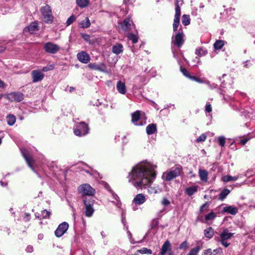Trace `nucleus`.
I'll list each match as a JSON object with an SVG mask.
<instances>
[{
    "instance_id": "6",
    "label": "nucleus",
    "mask_w": 255,
    "mask_h": 255,
    "mask_svg": "<svg viewBox=\"0 0 255 255\" xmlns=\"http://www.w3.org/2000/svg\"><path fill=\"white\" fill-rule=\"evenodd\" d=\"M20 151L22 155V156L25 159L28 166L32 170L35 172L34 167L33 166L34 160L33 158L32 157L29 152L28 151L27 149L25 148H21Z\"/></svg>"
},
{
    "instance_id": "62",
    "label": "nucleus",
    "mask_w": 255,
    "mask_h": 255,
    "mask_svg": "<svg viewBox=\"0 0 255 255\" xmlns=\"http://www.w3.org/2000/svg\"><path fill=\"white\" fill-rule=\"evenodd\" d=\"M172 52L173 53V57L177 60V61H178V63L179 64L178 58H177L175 50L173 48H172Z\"/></svg>"
},
{
    "instance_id": "7",
    "label": "nucleus",
    "mask_w": 255,
    "mask_h": 255,
    "mask_svg": "<svg viewBox=\"0 0 255 255\" xmlns=\"http://www.w3.org/2000/svg\"><path fill=\"white\" fill-rule=\"evenodd\" d=\"M45 51L49 54H56L60 50V47L51 42H46L43 46Z\"/></svg>"
},
{
    "instance_id": "48",
    "label": "nucleus",
    "mask_w": 255,
    "mask_h": 255,
    "mask_svg": "<svg viewBox=\"0 0 255 255\" xmlns=\"http://www.w3.org/2000/svg\"><path fill=\"white\" fill-rule=\"evenodd\" d=\"M54 66L53 65H49L46 67H44L42 68V71L43 72H47L49 70H52L54 69Z\"/></svg>"
},
{
    "instance_id": "54",
    "label": "nucleus",
    "mask_w": 255,
    "mask_h": 255,
    "mask_svg": "<svg viewBox=\"0 0 255 255\" xmlns=\"http://www.w3.org/2000/svg\"><path fill=\"white\" fill-rule=\"evenodd\" d=\"M203 255H212V251L211 249L206 250Z\"/></svg>"
},
{
    "instance_id": "37",
    "label": "nucleus",
    "mask_w": 255,
    "mask_h": 255,
    "mask_svg": "<svg viewBox=\"0 0 255 255\" xmlns=\"http://www.w3.org/2000/svg\"><path fill=\"white\" fill-rule=\"evenodd\" d=\"M109 191L111 192L113 198L115 200V201H113L112 202L114 203L117 206H118V207H120V206L121 205V202H120V201L119 200V197L117 196V195L116 194L114 193L112 190H110Z\"/></svg>"
},
{
    "instance_id": "61",
    "label": "nucleus",
    "mask_w": 255,
    "mask_h": 255,
    "mask_svg": "<svg viewBox=\"0 0 255 255\" xmlns=\"http://www.w3.org/2000/svg\"><path fill=\"white\" fill-rule=\"evenodd\" d=\"M250 62V60H247L246 62H244V67L246 68H249L252 65V64H249Z\"/></svg>"
},
{
    "instance_id": "64",
    "label": "nucleus",
    "mask_w": 255,
    "mask_h": 255,
    "mask_svg": "<svg viewBox=\"0 0 255 255\" xmlns=\"http://www.w3.org/2000/svg\"><path fill=\"white\" fill-rule=\"evenodd\" d=\"M5 84L0 79V88H4L5 87Z\"/></svg>"
},
{
    "instance_id": "52",
    "label": "nucleus",
    "mask_w": 255,
    "mask_h": 255,
    "mask_svg": "<svg viewBox=\"0 0 255 255\" xmlns=\"http://www.w3.org/2000/svg\"><path fill=\"white\" fill-rule=\"evenodd\" d=\"M161 203L163 206H168L170 204V202L167 199L164 198L162 199Z\"/></svg>"
},
{
    "instance_id": "15",
    "label": "nucleus",
    "mask_w": 255,
    "mask_h": 255,
    "mask_svg": "<svg viewBox=\"0 0 255 255\" xmlns=\"http://www.w3.org/2000/svg\"><path fill=\"white\" fill-rule=\"evenodd\" d=\"M77 59L81 62L87 64L88 63L90 60V58L88 53L84 51H82L77 54Z\"/></svg>"
},
{
    "instance_id": "46",
    "label": "nucleus",
    "mask_w": 255,
    "mask_h": 255,
    "mask_svg": "<svg viewBox=\"0 0 255 255\" xmlns=\"http://www.w3.org/2000/svg\"><path fill=\"white\" fill-rule=\"evenodd\" d=\"M75 17L74 15L70 16L66 21L67 26H69L75 20Z\"/></svg>"
},
{
    "instance_id": "26",
    "label": "nucleus",
    "mask_w": 255,
    "mask_h": 255,
    "mask_svg": "<svg viewBox=\"0 0 255 255\" xmlns=\"http://www.w3.org/2000/svg\"><path fill=\"white\" fill-rule=\"evenodd\" d=\"M199 175L201 181L206 182L208 180V172L205 169H200L199 170Z\"/></svg>"
},
{
    "instance_id": "16",
    "label": "nucleus",
    "mask_w": 255,
    "mask_h": 255,
    "mask_svg": "<svg viewBox=\"0 0 255 255\" xmlns=\"http://www.w3.org/2000/svg\"><path fill=\"white\" fill-rule=\"evenodd\" d=\"M132 25V21L130 20V18L128 17L125 18L121 23L122 29L125 31H128L129 29H130Z\"/></svg>"
},
{
    "instance_id": "38",
    "label": "nucleus",
    "mask_w": 255,
    "mask_h": 255,
    "mask_svg": "<svg viewBox=\"0 0 255 255\" xmlns=\"http://www.w3.org/2000/svg\"><path fill=\"white\" fill-rule=\"evenodd\" d=\"M200 249V247L198 246L195 248L192 249L187 254V255H197Z\"/></svg>"
},
{
    "instance_id": "21",
    "label": "nucleus",
    "mask_w": 255,
    "mask_h": 255,
    "mask_svg": "<svg viewBox=\"0 0 255 255\" xmlns=\"http://www.w3.org/2000/svg\"><path fill=\"white\" fill-rule=\"evenodd\" d=\"M117 89L121 94L125 95L127 93V89L125 83L121 81H119L117 83Z\"/></svg>"
},
{
    "instance_id": "20",
    "label": "nucleus",
    "mask_w": 255,
    "mask_h": 255,
    "mask_svg": "<svg viewBox=\"0 0 255 255\" xmlns=\"http://www.w3.org/2000/svg\"><path fill=\"white\" fill-rule=\"evenodd\" d=\"M180 15L181 12L175 11L173 24V29L174 32L177 30V28L179 25Z\"/></svg>"
},
{
    "instance_id": "44",
    "label": "nucleus",
    "mask_w": 255,
    "mask_h": 255,
    "mask_svg": "<svg viewBox=\"0 0 255 255\" xmlns=\"http://www.w3.org/2000/svg\"><path fill=\"white\" fill-rule=\"evenodd\" d=\"M188 247V244L186 241L182 242L179 246V249L180 250H185Z\"/></svg>"
},
{
    "instance_id": "49",
    "label": "nucleus",
    "mask_w": 255,
    "mask_h": 255,
    "mask_svg": "<svg viewBox=\"0 0 255 255\" xmlns=\"http://www.w3.org/2000/svg\"><path fill=\"white\" fill-rule=\"evenodd\" d=\"M180 71L186 77L188 78L189 77L190 73L187 71V70L185 68H183L181 66L180 67Z\"/></svg>"
},
{
    "instance_id": "9",
    "label": "nucleus",
    "mask_w": 255,
    "mask_h": 255,
    "mask_svg": "<svg viewBox=\"0 0 255 255\" xmlns=\"http://www.w3.org/2000/svg\"><path fill=\"white\" fill-rule=\"evenodd\" d=\"M6 99L10 102H19L24 99V95L19 92H14L7 95Z\"/></svg>"
},
{
    "instance_id": "40",
    "label": "nucleus",
    "mask_w": 255,
    "mask_h": 255,
    "mask_svg": "<svg viewBox=\"0 0 255 255\" xmlns=\"http://www.w3.org/2000/svg\"><path fill=\"white\" fill-rule=\"evenodd\" d=\"M183 0H175V11L181 12L180 6L183 4Z\"/></svg>"
},
{
    "instance_id": "63",
    "label": "nucleus",
    "mask_w": 255,
    "mask_h": 255,
    "mask_svg": "<svg viewBox=\"0 0 255 255\" xmlns=\"http://www.w3.org/2000/svg\"><path fill=\"white\" fill-rule=\"evenodd\" d=\"M151 72V75L152 77H154L157 75L156 71L155 70H151L150 71Z\"/></svg>"
},
{
    "instance_id": "14",
    "label": "nucleus",
    "mask_w": 255,
    "mask_h": 255,
    "mask_svg": "<svg viewBox=\"0 0 255 255\" xmlns=\"http://www.w3.org/2000/svg\"><path fill=\"white\" fill-rule=\"evenodd\" d=\"M159 254L160 255H174L171 249V244L168 240L166 241L163 243Z\"/></svg>"
},
{
    "instance_id": "11",
    "label": "nucleus",
    "mask_w": 255,
    "mask_h": 255,
    "mask_svg": "<svg viewBox=\"0 0 255 255\" xmlns=\"http://www.w3.org/2000/svg\"><path fill=\"white\" fill-rule=\"evenodd\" d=\"M78 191L84 195L91 196L94 194L95 190L88 184H84L79 186Z\"/></svg>"
},
{
    "instance_id": "39",
    "label": "nucleus",
    "mask_w": 255,
    "mask_h": 255,
    "mask_svg": "<svg viewBox=\"0 0 255 255\" xmlns=\"http://www.w3.org/2000/svg\"><path fill=\"white\" fill-rule=\"evenodd\" d=\"M182 24L185 26L189 25L190 22V19L189 18V15L184 14L182 16Z\"/></svg>"
},
{
    "instance_id": "43",
    "label": "nucleus",
    "mask_w": 255,
    "mask_h": 255,
    "mask_svg": "<svg viewBox=\"0 0 255 255\" xmlns=\"http://www.w3.org/2000/svg\"><path fill=\"white\" fill-rule=\"evenodd\" d=\"M50 214L51 213L49 211H47L46 210H44L41 212V216H42V218L44 219L49 218Z\"/></svg>"
},
{
    "instance_id": "50",
    "label": "nucleus",
    "mask_w": 255,
    "mask_h": 255,
    "mask_svg": "<svg viewBox=\"0 0 255 255\" xmlns=\"http://www.w3.org/2000/svg\"><path fill=\"white\" fill-rule=\"evenodd\" d=\"M205 83L208 85L209 87L211 89H216L217 87V84H215L214 83L210 84V83L208 81H205Z\"/></svg>"
},
{
    "instance_id": "29",
    "label": "nucleus",
    "mask_w": 255,
    "mask_h": 255,
    "mask_svg": "<svg viewBox=\"0 0 255 255\" xmlns=\"http://www.w3.org/2000/svg\"><path fill=\"white\" fill-rule=\"evenodd\" d=\"M207 50L202 47H198L196 49L195 54L198 56L201 57L207 54Z\"/></svg>"
},
{
    "instance_id": "4",
    "label": "nucleus",
    "mask_w": 255,
    "mask_h": 255,
    "mask_svg": "<svg viewBox=\"0 0 255 255\" xmlns=\"http://www.w3.org/2000/svg\"><path fill=\"white\" fill-rule=\"evenodd\" d=\"M234 234V233L229 232L228 229H224L220 234V239L219 240V242L223 246L227 248L229 246L230 244L227 241L230 239Z\"/></svg>"
},
{
    "instance_id": "2",
    "label": "nucleus",
    "mask_w": 255,
    "mask_h": 255,
    "mask_svg": "<svg viewBox=\"0 0 255 255\" xmlns=\"http://www.w3.org/2000/svg\"><path fill=\"white\" fill-rule=\"evenodd\" d=\"M42 20L44 22L47 24H51L54 20V16L52 13V9L51 7L46 4L42 6L40 9Z\"/></svg>"
},
{
    "instance_id": "23",
    "label": "nucleus",
    "mask_w": 255,
    "mask_h": 255,
    "mask_svg": "<svg viewBox=\"0 0 255 255\" xmlns=\"http://www.w3.org/2000/svg\"><path fill=\"white\" fill-rule=\"evenodd\" d=\"M112 52L117 55L120 54L123 52V46L121 43H117L112 47Z\"/></svg>"
},
{
    "instance_id": "57",
    "label": "nucleus",
    "mask_w": 255,
    "mask_h": 255,
    "mask_svg": "<svg viewBox=\"0 0 255 255\" xmlns=\"http://www.w3.org/2000/svg\"><path fill=\"white\" fill-rule=\"evenodd\" d=\"M122 221L123 224L124 225V226L126 225V216H125V213L123 212L122 213Z\"/></svg>"
},
{
    "instance_id": "34",
    "label": "nucleus",
    "mask_w": 255,
    "mask_h": 255,
    "mask_svg": "<svg viewBox=\"0 0 255 255\" xmlns=\"http://www.w3.org/2000/svg\"><path fill=\"white\" fill-rule=\"evenodd\" d=\"M90 25V21L88 17H86L85 20L80 22L81 27L83 28H88Z\"/></svg>"
},
{
    "instance_id": "60",
    "label": "nucleus",
    "mask_w": 255,
    "mask_h": 255,
    "mask_svg": "<svg viewBox=\"0 0 255 255\" xmlns=\"http://www.w3.org/2000/svg\"><path fill=\"white\" fill-rule=\"evenodd\" d=\"M128 238L130 239V243L132 244H135V242L133 241V240L132 239V237H131V233L129 231H128Z\"/></svg>"
},
{
    "instance_id": "18",
    "label": "nucleus",
    "mask_w": 255,
    "mask_h": 255,
    "mask_svg": "<svg viewBox=\"0 0 255 255\" xmlns=\"http://www.w3.org/2000/svg\"><path fill=\"white\" fill-rule=\"evenodd\" d=\"M88 67L92 69L102 72H106V70L107 69L106 65L103 63H101L100 64H97L96 63H90L88 65Z\"/></svg>"
},
{
    "instance_id": "28",
    "label": "nucleus",
    "mask_w": 255,
    "mask_h": 255,
    "mask_svg": "<svg viewBox=\"0 0 255 255\" xmlns=\"http://www.w3.org/2000/svg\"><path fill=\"white\" fill-rule=\"evenodd\" d=\"M6 119L7 124L10 126H13L16 121L15 117L11 114L8 115L6 117Z\"/></svg>"
},
{
    "instance_id": "53",
    "label": "nucleus",
    "mask_w": 255,
    "mask_h": 255,
    "mask_svg": "<svg viewBox=\"0 0 255 255\" xmlns=\"http://www.w3.org/2000/svg\"><path fill=\"white\" fill-rule=\"evenodd\" d=\"M250 138L245 137L243 139H241L240 141V143L242 145H245L250 140Z\"/></svg>"
},
{
    "instance_id": "55",
    "label": "nucleus",
    "mask_w": 255,
    "mask_h": 255,
    "mask_svg": "<svg viewBox=\"0 0 255 255\" xmlns=\"http://www.w3.org/2000/svg\"><path fill=\"white\" fill-rule=\"evenodd\" d=\"M134 0H124V3L127 5L132 4Z\"/></svg>"
},
{
    "instance_id": "59",
    "label": "nucleus",
    "mask_w": 255,
    "mask_h": 255,
    "mask_svg": "<svg viewBox=\"0 0 255 255\" xmlns=\"http://www.w3.org/2000/svg\"><path fill=\"white\" fill-rule=\"evenodd\" d=\"M24 219L26 221H29L30 219V215L28 213H25L24 216Z\"/></svg>"
},
{
    "instance_id": "30",
    "label": "nucleus",
    "mask_w": 255,
    "mask_h": 255,
    "mask_svg": "<svg viewBox=\"0 0 255 255\" xmlns=\"http://www.w3.org/2000/svg\"><path fill=\"white\" fill-rule=\"evenodd\" d=\"M230 193V190L228 189H225L223 190L219 195V199L223 201Z\"/></svg>"
},
{
    "instance_id": "19",
    "label": "nucleus",
    "mask_w": 255,
    "mask_h": 255,
    "mask_svg": "<svg viewBox=\"0 0 255 255\" xmlns=\"http://www.w3.org/2000/svg\"><path fill=\"white\" fill-rule=\"evenodd\" d=\"M146 201L145 196L143 194H137L133 200L135 205H141Z\"/></svg>"
},
{
    "instance_id": "45",
    "label": "nucleus",
    "mask_w": 255,
    "mask_h": 255,
    "mask_svg": "<svg viewBox=\"0 0 255 255\" xmlns=\"http://www.w3.org/2000/svg\"><path fill=\"white\" fill-rule=\"evenodd\" d=\"M207 138V136L205 134L203 133L201 135H200L196 139L197 142H203Z\"/></svg>"
},
{
    "instance_id": "56",
    "label": "nucleus",
    "mask_w": 255,
    "mask_h": 255,
    "mask_svg": "<svg viewBox=\"0 0 255 255\" xmlns=\"http://www.w3.org/2000/svg\"><path fill=\"white\" fill-rule=\"evenodd\" d=\"M25 251L27 253H32L33 251V247L32 246H30V245L26 247Z\"/></svg>"
},
{
    "instance_id": "8",
    "label": "nucleus",
    "mask_w": 255,
    "mask_h": 255,
    "mask_svg": "<svg viewBox=\"0 0 255 255\" xmlns=\"http://www.w3.org/2000/svg\"><path fill=\"white\" fill-rule=\"evenodd\" d=\"M181 172V168L177 167L171 171L164 173L163 176H165V178L166 181H170L176 177L179 176L180 175Z\"/></svg>"
},
{
    "instance_id": "58",
    "label": "nucleus",
    "mask_w": 255,
    "mask_h": 255,
    "mask_svg": "<svg viewBox=\"0 0 255 255\" xmlns=\"http://www.w3.org/2000/svg\"><path fill=\"white\" fill-rule=\"evenodd\" d=\"M205 111L207 112H208V113H210L212 111V107H211V105L209 104V105H206V108H205Z\"/></svg>"
},
{
    "instance_id": "1",
    "label": "nucleus",
    "mask_w": 255,
    "mask_h": 255,
    "mask_svg": "<svg viewBox=\"0 0 255 255\" xmlns=\"http://www.w3.org/2000/svg\"><path fill=\"white\" fill-rule=\"evenodd\" d=\"M156 168V165L149 162H140L133 166L131 172L129 173L128 181L136 188L142 189L148 186L149 193H158L160 192L159 189L149 186L155 178Z\"/></svg>"
},
{
    "instance_id": "31",
    "label": "nucleus",
    "mask_w": 255,
    "mask_h": 255,
    "mask_svg": "<svg viewBox=\"0 0 255 255\" xmlns=\"http://www.w3.org/2000/svg\"><path fill=\"white\" fill-rule=\"evenodd\" d=\"M238 178H239V176H238L233 177L231 175H228L223 176L222 178V180L224 182H228L232 181H236Z\"/></svg>"
},
{
    "instance_id": "42",
    "label": "nucleus",
    "mask_w": 255,
    "mask_h": 255,
    "mask_svg": "<svg viewBox=\"0 0 255 255\" xmlns=\"http://www.w3.org/2000/svg\"><path fill=\"white\" fill-rule=\"evenodd\" d=\"M216 217V214L213 212H210L205 216V220L206 221L212 220L215 219Z\"/></svg>"
},
{
    "instance_id": "51",
    "label": "nucleus",
    "mask_w": 255,
    "mask_h": 255,
    "mask_svg": "<svg viewBox=\"0 0 255 255\" xmlns=\"http://www.w3.org/2000/svg\"><path fill=\"white\" fill-rule=\"evenodd\" d=\"M82 37L86 41H90V36L89 34L82 33L81 34Z\"/></svg>"
},
{
    "instance_id": "27",
    "label": "nucleus",
    "mask_w": 255,
    "mask_h": 255,
    "mask_svg": "<svg viewBox=\"0 0 255 255\" xmlns=\"http://www.w3.org/2000/svg\"><path fill=\"white\" fill-rule=\"evenodd\" d=\"M205 236L209 239H211L214 234V229L212 227H209L204 231Z\"/></svg>"
},
{
    "instance_id": "3",
    "label": "nucleus",
    "mask_w": 255,
    "mask_h": 255,
    "mask_svg": "<svg viewBox=\"0 0 255 255\" xmlns=\"http://www.w3.org/2000/svg\"><path fill=\"white\" fill-rule=\"evenodd\" d=\"M89 128L84 122L76 123L74 127V134L79 136H84L89 133Z\"/></svg>"
},
{
    "instance_id": "22",
    "label": "nucleus",
    "mask_w": 255,
    "mask_h": 255,
    "mask_svg": "<svg viewBox=\"0 0 255 255\" xmlns=\"http://www.w3.org/2000/svg\"><path fill=\"white\" fill-rule=\"evenodd\" d=\"M238 211V208L233 206H226L223 209L224 212L228 213L233 215H236Z\"/></svg>"
},
{
    "instance_id": "41",
    "label": "nucleus",
    "mask_w": 255,
    "mask_h": 255,
    "mask_svg": "<svg viewBox=\"0 0 255 255\" xmlns=\"http://www.w3.org/2000/svg\"><path fill=\"white\" fill-rule=\"evenodd\" d=\"M137 252L142 254L151 255L152 254V251L150 249H148L145 248L138 250Z\"/></svg>"
},
{
    "instance_id": "12",
    "label": "nucleus",
    "mask_w": 255,
    "mask_h": 255,
    "mask_svg": "<svg viewBox=\"0 0 255 255\" xmlns=\"http://www.w3.org/2000/svg\"><path fill=\"white\" fill-rule=\"evenodd\" d=\"M131 122L135 126H142L145 124V121H143L139 111H136L132 114Z\"/></svg>"
},
{
    "instance_id": "33",
    "label": "nucleus",
    "mask_w": 255,
    "mask_h": 255,
    "mask_svg": "<svg viewBox=\"0 0 255 255\" xmlns=\"http://www.w3.org/2000/svg\"><path fill=\"white\" fill-rule=\"evenodd\" d=\"M77 4L81 8L87 6L89 4L88 0H76Z\"/></svg>"
},
{
    "instance_id": "47",
    "label": "nucleus",
    "mask_w": 255,
    "mask_h": 255,
    "mask_svg": "<svg viewBox=\"0 0 255 255\" xmlns=\"http://www.w3.org/2000/svg\"><path fill=\"white\" fill-rule=\"evenodd\" d=\"M218 142L221 146H224L225 143V137L221 136L218 138Z\"/></svg>"
},
{
    "instance_id": "24",
    "label": "nucleus",
    "mask_w": 255,
    "mask_h": 255,
    "mask_svg": "<svg viewBox=\"0 0 255 255\" xmlns=\"http://www.w3.org/2000/svg\"><path fill=\"white\" fill-rule=\"evenodd\" d=\"M156 130V125L155 124H149L146 128V132L148 135L153 134Z\"/></svg>"
},
{
    "instance_id": "5",
    "label": "nucleus",
    "mask_w": 255,
    "mask_h": 255,
    "mask_svg": "<svg viewBox=\"0 0 255 255\" xmlns=\"http://www.w3.org/2000/svg\"><path fill=\"white\" fill-rule=\"evenodd\" d=\"M95 200L92 198L89 199L86 198L84 201V204L85 206V215L87 217H91L94 212L93 205Z\"/></svg>"
},
{
    "instance_id": "13",
    "label": "nucleus",
    "mask_w": 255,
    "mask_h": 255,
    "mask_svg": "<svg viewBox=\"0 0 255 255\" xmlns=\"http://www.w3.org/2000/svg\"><path fill=\"white\" fill-rule=\"evenodd\" d=\"M184 34L181 30L172 36V43L176 45L178 47H180L184 43Z\"/></svg>"
},
{
    "instance_id": "17",
    "label": "nucleus",
    "mask_w": 255,
    "mask_h": 255,
    "mask_svg": "<svg viewBox=\"0 0 255 255\" xmlns=\"http://www.w3.org/2000/svg\"><path fill=\"white\" fill-rule=\"evenodd\" d=\"M32 81L36 83L41 81L44 78V74L38 70H34L32 72Z\"/></svg>"
},
{
    "instance_id": "32",
    "label": "nucleus",
    "mask_w": 255,
    "mask_h": 255,
    "mask_svg": "<svg viewBox=\"0 0 255 255\" xmlns=\"http://www.w3.org/2000/svg\"><path fill=\"white\" fill-rule=\"evenodd\" d=\"M38 23L37 22H32L28 26V29L29 32L31 33H33L35 31L37 30L38 29Z\"/></svg>"
},
{
    "instance_id": "35",
    "label": "nucleus",
    "mask_w": 255,
    "mask_h": 255,
    "mask_svg": "<svg viewBox=\"0 0 255 255\" xmlns=\"http://www.w3.org/2000/svg\"><path fill=\"white\" fill-rule=\"evenodd\" d=\"M224 45V41L222 40H217L214 44V47L215 49H221Z\"/></svg>"
},
{
    "instance_id": "10",
    "label": "nucleus",
    "mask_w": 255,
    "mask_h": 255,
    "mask_svg": "<svg viewBox=\"0 0 255 255\" xmlns=\"http://www.w3.org/2000/svg\"><path fill=\"white\" fill-rule=\"evenodd\" d=\"M69 228V224L64 222L59 225L57 228L56 229L54 232L55 236L57 238L62 237L68 230Z\"/></svg>"
},
{
    "instance_id": "36",
    "label": "nucleus",
    "mask_w": 255,
    "mask_h": 255,
    "mask_svg": "<svg viewBox=\"0 0 255 255\" xmlns=\"http://www.w3.org/2000/svg\"><path fill=\"white\" fill-rule=\"evenodd\" d=\"M127 37L128 39L131 40L133 44L137 43L138 41V37L132 33H128Z\"/></svg>"
},
{
    "instance_id": "25",
    "label": "nucleus",
    "mask_w": 255,
    "mask_h": 255,
    "mask_svg": "<svg viewBox=\"0 0 255 255\" xmlns=\"http://www.w3.org/2000/svg\"><path fill=\"white\" fill-rule=\"evenodd\" d=\"M198 189V186H192L186 188L185 192L188 196H191L197 192Z\"/></svg>"
}]
</instances>
